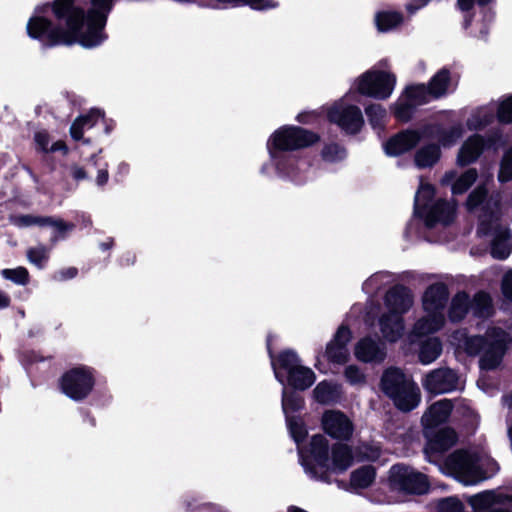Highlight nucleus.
<instances>
[{
    "mask_svg": "<svg viewBox=\"0 0 512 512\" xmlns=\"http://www.w3.org/2000/svg\"><path fill=\"white\" fill-rule=\"evenodd\" d=\"M272 338L271 334L267 335L266 348L275 379L280 384L287 385L293 390L305 391L309 389L316 380L314 371L302 365V360L293 349H283L275 355L272 348Z\"/></svg>",
    "mask_w": 512,
    "mask_h": 512,
    "instance_id": "nucleus-1",
    "label": "nucleus"
},
{
    "mask_svg": "<svg viewBox=\"0 0 512 512\" xmlns=\"http://www.w3.org/2000/svg\"><path fill=\"white\" fill-rule=\"evenodd\" d=\"M379 387L401 412H411L421 401L419 387L399 367L386 368L381 375Z\"/></svg>",
    "mask_w": 512,
    "mask_h": 512,
    "instance_id": "nucleus-2",
    "label": "nucleus"
},
{
    "mask_svg": "<svg viewBox=\"0 0 512 512\" xmlns=\"http://www.w3.org/2000/svg\"><path fill=\"white\" fill-rule=\"evenodd\" d=\"M480 462L481 456L478 452L460 448L446 456L440 467L447 475L465 485H473L487 478Z\"/></svg>",
    "mask_w": 512,
    "mask_h": 512,
    "instance_id": "nucleus-3",
    "label": "nucleus"
},
{
    "mask_svg": "<svg viewBox=\"0 0 512 512\" xmlns=\"http://www.w3.org/2000/svg\"><path fill=\"white\" fill-rule=\"evenodd\" d=\"M330 447L322 434H314L306 449L299 451L300 464L305 473L313 480L331 484Z\"/></svg>",
    "mask_w": 512,
    "mask_h": 512,
    "instance_id": "nucleus-4",
    "label": "nucleus"
},
{
    "mask_svg": "<svg viewBox=\"0 0 512 512\" xmlns=\"http://www.w3.org/2000/svg\"><path fill=\"white\" fill-rule=\"evenodd\" d=\"M90 8L84 9V28L80 46L91 49L108 39L105 32L108 17L114 8V0H90Z\"/></svg>",
    "mask_w": 512,
    "mask_h": 512,
    "instance_id": "nucleus-5",
    "label": "nucleus"
},
{
    "mask_svg": "<svg viewBox=\"0 0 512 512\" xmlns=\"http://www.w3.org/2000/svg\"><path fill=\"white\" fill-rule=\"evenodd\" d=\"M95 368L78 364L66 370L58 379L61 393L75 402H82L93 392L96 385Z\"/></svg>",
    "mask_w": 512,
    "mask_h": 512,
    "instance_id": "nucleus-6",
    "label": "nucleus"
},
{
    "mask_svg": "<svg viewBox=\"0 0 512 512\" xmlns=\"http://www.w3.org/2000/svg\"><path fill=\"white\" fill-rule=\"evenodd\" d=\"M26 32L31 39L39 41L43 48L75 44L63 26L55 24L44 15H32L27 22Z\"/></svg>",
    "mask_w": 512,
    "mask_h": 512,
    "instance_id": "nucleus-7",
    "label": "nucleus"
},
{
    "mask_svg": "<svg viewBox=\"0 0 512 512\" xmlns=\"http://www.w3.org/2000/svg\"><path fill=\"white\" fill-rule=\"evenodd\" d=\"M396 85V76L383 70H367L354 83V91L362 96L386 100Z\"/></svg>",
    "mask_w": 512,
    "mask_h": 512,
    "instance_id": "nucleus-8",
    "label": "nucleus"
},
{
    "mask_svg": "<svg viewBox=\"0 0 512 512\" xmlns=\"http://www.w3.org/2000/svg\"><path fill=\"white\" fill-rule=\"evenodd\" d=\"M423 436L426 440L423 448L425 459L439 466L445 460L446 453L458 441L457 432L450 426L437 429H423Z\"/></svg>",
    "mask_w": 512,
    "mask_h": 512,
    "instance_id": "nucleus-9",
    "label": "nucleus"
},
{
    "mask_svg": "<svg viewBox=\"0 0 512 512\" xmlns=\"http://www.w3.org/2000/svg\"><path fill=\"white\" fill-rule=\"evenodd\" d=\"M292 125H283L276 129L267 141V150L271 159L275 162L276 169L289 175L295 167V160L284 155L285 152L295 151L293 132L289 129Z\"/></svg>",
    "mask_w": 512,
    "mask_h": 512,
    "instance_id": "nucleus-10",
    "label": "nucleus"
},
{
    "mask_svg": "<svg viewBox=\"0 0 512 512\" xmlns=\"http://www.w3.org/2000/svg\"><path fill=\"white\" fill-rule=\"evenodd\" d=\"M52 15L59 25L64 24V31L74 43L80 45L84 28V8L77 4V0H53Z\"/></svg>",
    "mask_w": 512,
    "mask_h": 512,
    "instance_id": "nucleus-11",
    "label": "nucleus"
},
{
    "mask_svg": "<svg viewBox=\"0 0 512 512\" xmlns=\"http://www.w3.org/2000/svg\"><path fill=\"white\" fill-rule=\"evenodd\" d=\"M389 482L393 489L412 495L425 494L430 488V483L425 474L400 463L394 464L390 468Z\"/></svg>",
    "mask_w": 512,
    "mask_h": 512,
    "instance_id": "nucleus-12",
    "label": "nucleus"
},
{
    "mask_svg": "<svg viewBox=\"0 0 512 512\" xmlns=\"http://www.w3.org/2000/svg\"><path fill=\"white\" fill-rule=\"evenodd\" d=\"M468 502L476 512H512V487L485 490Z\"/></svg>",
    "mask_w": 512,
    "mask_h": 512,
    "instance_id": "nucleus-13",
    "label": "nucleus"
},
{
    "mask_svg": "<svg viewBox=\"0 0 512 512\" xmlns=\"http://www.w3.org/2000/svg\"><path fill=\"white\" fill-rule=\"evenodd\" d=\"M501 139L500 134L493 133L487 136L473 134L469 136L457 155V165L460 167L469 166L475 163L485 150L495 148Z\"/></svg>",
    "mask_w": 512,
    "mask_h": 512,
    "instance_id": "nucleus-14",
    "label": "nucleus"
},
{
    "mask_svg": "<svg viewBox=\"0 0 512 512\" xmlns=\"http://www.w3.org/2000/svg\"><path fill=\"white\" fill-rule=\"evenodd\" d=\"M507 350V333L499 327L488 331L487 345L479 359L481 370L492 371L498 368Z\"/></svg>",
    "mask_w": 512,
    "mask_h": 512,
    "instance_id": "nucleus-15",
    "label": "nucleus"
},
{
    "mask_svg": "<svg viewBox=\"0 0 512 512\" xmlns=\"http://www.w3.org/2000/svg\"><path fill=\"white\" fill-rule=\"evenodd\" d=\"M327 118L349 135L358 134L364 125L362 111L356 105L333 106L328 110Z\"/></svg>",
    "mask_w": 512,
    "mask_h": 512,
    "instance_id": "nucleus-16",
    "label": "nucleus"
},
{
    "mask_svg": "<svg viewBox=\"0 0 512 512\" xmlns=\"http://www.w3.org/2000/svg\"><path fill=\"white\" fill-rule=\"evenodd\" d=\"M325 434L338 441H348L353 435L354 424L341 410H326L321 418Z\"/></svg>",
    "mask_w": 512,
    "mask_h": 512,
    "instance_id": "nucleus-17",
    "label": "nucleus"
},
{
    "mask_svg": "<svg viewBox=\"0 0 512 512\" xmlns=\"http://www.w3.org/2000/svg\"><path fill=\"white\" fill-rule=\"evenodd\" d=\"M420 143L416 129L406 128L390 136L383 143L384 153L389 157H399L414 150Z\"/></svg>",
    "mask_w": 512,
    "mask_h": 512,
    "instance_id": "nucleus-18",
    "label": "nucleus"
},
{
    "mask_svg": "<svg viewBox=\"0 0 512 512\" xmlns=\"http://www.w3.org/2000/svg\"><path fill=\"white\" fill-rule=\"evenodd\" d=\"M458 375L450 368H438L429 372L422 385L424 389L433 395L452 392L456 389Z\"/></svg>",
    "mask_w": 512,
    "mask_h": 512,
    "instance_id": "nucleus-19",
    "label": "nucleus"
},
{
    "mask_svg": "<svg viewBox=\"0 0 512 512\" xmlns=\"http://www.w3.org/2000/svg\"><path fill=\"white\" fill-rule=\"evenodd\" d=\"M352 339V332L348 325L341 324L333 338L327 343L325 357L333 364H345L349 360L347 344Z\"/></svg>",
    "mask_w": 512,
    "mask_h": 512,
    "instance_id": "nucleus-20",
    "label": "nucleus"
},
{
    "mask_svg": "<svg viewBox=\"0 0 512 512\" xmlns=\"http://www.w3.org/2000/svg\"><path fill=\"white\" fill-rule=\"evenodd\" d=\"M384 303L388 312L402 316L413 305L412 291L403 284H395L387 290Z\"/></svg>",
    "mask_w": 512,
    "mask_h": 512,
    "instance_id": "nucleus-21",
    "label": "nucleus"
},
{
    "mask_svg": "<svg viewBox=\"0 0 512 512\" xmlns=\"http://www.w3.org/2000/svg\"><path fill=\"white\" fill-rule=\"evenodd\" d=\"M420 218L428 228H434L438 223L450 225L455 219V208L446 199L440 198L428 206L424 216Z\"/></svg>",
    "mask_w": 512,
    "mask_h": 512,
    "instance_id": "nucleus-22",
    "label": "nucleus"
},
{
    "mask_svg": "<svg viewBox=\"0 0 512 512\" xmlns=\"http://www.w3.org/2000/svg\"><path fill=\"white\" fill-rule=\"evenodd\" d=\"M453 410L450 399H441L431 404L421 418L423 429H437L449 419Z\"/></svg>",
    "mask_w": 512,
    "mask_h": 512,
    "instance_id": "nucleus-23",
    "label": "nucleus"
},
{
    "mask_svg": "<svg viewBox=\"0 0 512 512\" xmlns=\"http://www.w3.org/2000/svg\"><path fill=\"white\" fill-rule=\"evenodd\" d=\"M449 299L448 286L443 282L429 285L422 297L423 309L427 313L442 311Z\"/></svg>",
    "mask_w": 512,
    "mask_h": 512,
    "instance_id": "nucleus-24",
    "label": "nucleus"
},
{
    "mask_svg": "<svg viewBox=\"0 0 512 512\" xmlns=\"http://www.w3.org/2000/svg\"><path fill=\"white\" fill-rule=\"evenodd\" d=\"M355 357L364 363H380L386 358V351L370 336L361 338L354 349Z\"/></svg>",
    "mask_w": 512,
    "mask_h": 512,
    "instance_id": "nucleus-25",
    "label": "nucleus"
},
{
    "mask_svg": "<svg viewBox=\"0 0 512 512\" xmlns=\"http://www.w3.org/2000/svg\"><path fill=\"white\" fill-rule=\"evenodd\" d=\"M353 463V453L352 449L349 445L336 442L331 446V464H330V474L334 473H343L345 472Z\"/></svg>",
    "mask_w": 512,
    "mask_h": 512,
    "instance_id": "nucleus-26",
    "label": "nucleus"
},
{
    "mask_svg": "<svg viewBox=\"0 0 512 512\" xmlns=\"http://www.w3.org/2000/svg\"><path fill=\"white\" fill-rule=\"evenodd\" d=\"M380 331L383 337L394 343L398 341L404 330V321L402 316L394 313H385L379 319Z\"/></svg>",
    "mask_w": 512,
    "mask_h": 512,
    "instance_id": "nucleus-27",
    "label": "nucleus"
},
{
    "mask_svg": "<svg viewBox=\"0 0 512 512\" xmlns=\"http://www.w3.org/2000/svg\"><path fill=\"white\" fill-rule=\"evenodd\" d=\"M492 235L493 239L490 249L492 257L498 260H505L511 253V247L508 244V240L512 236L510 229L502 225H496Z\"/></svg>",
    "mask_w": 512,
    "mask_h": 512,
    "instance_id": "nucleus-28",
    "label": "nucleus"
},
{
    "mask_svg": "<svg viewBox=\"0 0 512 512\" xmlns=\"http://www.w3.org/2000/svg\"><path fill=\"white\" fill-rule=\"evenodd\" d=\"M499 221L500 212L498 204H495V208L490 203L482 205L481 213L478 218V235L491 236L494 233L496 225H500Z\"/></svg>",
    "mask_w": 512,
    "mask_h": 512,
    "instance_id": "nucleus-29",
    "label": "nucleus"
},
{
    "mask_svg": "<svg viewBox=\"0 0 512 512\" xmlns=\"http://www.w3.org/2000/svg\"><path fill=\"white\" fill-rule=\"evenodd\" d=\"M441 148L437 143H429L420 147L414 155V163L419 169L432 168L441 158Z\"/></svg>",
    "mask_w": 512,
    "mask_h": 512,
    "instance_id": "nucleus-30",
    "label": "nucleus"
},
{
    "mask_svg": "<svg viewBox=\"0 0 512 512\" xmlns=\"http://www.w3.org/2000/svg\"><path fill=\"white\" fill-rule=\"evenodd\" d=\"M471 310V299L466 291L457 292L450 303L448 318L453 323H459L465 319Z\"/></svg>",
    "mask_w": 512,
    "mask_h": 512,
    "instance_id": "nucleus-31",
    "label": "nucleus"
},
{
    "mask_svg": "<svg viewBox=\"0 0 512 512\" xmlns=\"http://www.w3.org/2000/svg\"><path fill=\"white\" fill-rule=\"evenodd\" d=\"M450 83L451 72L443 67L431 77L426 89L433 99H439L447 94Z\"/></svg>",
    "mask_w": 512,
    "mask_h": 512,
    "instance_id": "nucleus-32",
    "label": "nucleus"
},
{
    "mask_svg": "<svg viewBox=\"0 0 512 512\" xmlns=\"http://www.w3.org/2000/svg\"><path fill=\"white\" fill-rule=\"evenodd\" d=\"M436 194L435 186L430 183L421 182L414 197V215L416 217L424 216L428 206L433 201Z\"/></svg>",
    "mask_w": 512,
    "mask_h": 512,
    "instance_id": "nucleus-33",
    "label": "nucleus"
},
{
    "mask_svg": "<svg viewBox=\"0 0 512 512\" xmlns=\"http://www.w3.org/2000/svg\"><path fill=\"white\" fill-rule=\"evenodd\" d=\"M376 468L372 465H363L350 474V487L354 490L369 488L376 479Z\"/></svg>",
    "mask_w": 512,
    "mask_h": 512,
    "instance_id": "nucleus-34",
    "label": "nucleus"
},
{
    "mask_svg": "<svg viewBox=\"0 0 512 512\" xmlns=\"http://www.w3.org/2000/svg\"><path fill=\"white\" fill-rule=\"evenodd\" d=\"M471 311L477 318H488L494 313L493 301L490 294L480 290L471 299Z\"/></svg>",
    "mask_w": 512,
    "mask_h": 512,
    "instance_id": "nucleus-35",
    "label": "nucleus"
},
{
    "mask_svg": "<svg viewBox=\"0 0 512 512\" xmlns=\"http://www.w3.org/2000/svg\"><path fill=\"white\" fill-rule=\"evenodd\" d=\"M289 130L293 132L295 151L312 147L320 142L321 137L317 132L296 125H292Z\"/></svg>",
    "mask_w": 512,
    "mask_h": 512,
    "instance_id": "nucleus-36",
    "label": "nucleus"
},
{
    "mask_svg": "<svg viewBox=\"0 0 512 512\" xmlns=\"http://www.w3.org/2000/svg\"><path fill=\"white\" fill-rule=\"evenodd\" d=\"M298 392L299 390H287L286 388L283 389L282 410L285 414V417H287V415H291V413H296L304 409L305 400Z\"/></svg>",
    "mask_w": 512,
    "mask_h": 512,
    "instance_id": "nucleus-37",
    "label": "nucleus"
},
{
    "mask_svg": "<svg viewBox=\"0 0 512 512\" xmlns=\"http://www.w3.org/2000/svg\"><path fill=\"white\" fill-rule=\"evenodd\" d=\"M429 93L424 84H411L405 87L401 97L414 104L415 107L427 104L429 102Z\"/></svg>",
    "mask_w": 512,
    "mask_h": 512,
    "instance_id": "nucleus-38",
    "label": "nucleus"
},
{
    "mask_svg": "<svg viewBox=\"0 0 512 512\" xmlns=\"http://www.w3.org/2000/svg\"><path fill=\"white\" fill-rule=\"evenodd\" d=\"M442 353V343L438 338H431L423 342L419 350V360L422 364L434 362Z\"/></svg>",
    "mask_w": 512,
    "mask_h": 512,
    "instance_id": "nucleus-39",
    "label": "nucleus"
},
{
    "mask_svg": "<svg viewBox=\"0 0 512 512\" xmlns=\"http://www.w3.org/2000/svg\"><path fill=\"white\" fill-rule=\"evenodd\" d=\"M45 226H52L54 233L50 238L52 245L57 243L59 240H63L67 237L68 233L72 232L76 225L72 222H66L63 219H55L52 216H46Z\"/></svg>",
    "mask_w": 512,
    "mask_h": 512,
    "instance_id": "nucleus-40",
    "label": "nucleus"
},
{
    "mask_svg": "<svg viewBox=\"0 0 512 512\" xmlns=\"http://www.w3.org/2000/svg\"><path fill=\"white\" fill-rule=\"evenodd\" d=\"M391 110L394 118L399 123L406 124L413 119L417 111V107H415L414 104L409 103L400 96L391 107Z\"/></svg>",
    "mask_w": 512,
    "mask_h": 512,
    "instance_id": "nucleus-41",
    "label": "nucleus"
},
{
    "mask_svg": "<svg viewBox=\"0 0 512 512\" xmlns=\"http://www.w3.org/2000/svg\"><path fill=\"white\" fill-rule=\"evenodd\" d=\"M403 22V15L397 11H381L376 15V25L379 31L387 32Z\"/></svg>",
    "mask_w": 512,
    "mask_h": 512,
    "instance_id": "nucleus-42",
    "label": "nucleus"
},
{
    "mask_svg": "<svg viewBox=\"0 0 512 512\" xmlns=\"http://www.w3.org/2000/svg\"><path fill=\"white\" fill-rule=\"evenodd\" d=\"M285 420L292 439L297 444L302 443L308 435V430L303 419L300 416L287 415Z\"/></svg>",
    "mask_w": 512,
    "mask_h": 512,
    "instance_id": "nucleus-43",
    "label": "nucleus"
},
{
    "mask_svg": "<svg viewBox=\"0 0 512 512\" xmlns=\"http://www.w3.org/2000/svg\"><path fill=\"white\" fill-rule=\"evenodd\" d=\"M478 177L475 168H469L463 172L452 184L451 190L454 195H462L467 192L470 187L476 182Z\"/></svg>",
    "mask_w": 512,
    "mask_h": 512,
    "instance_id": "nucleus-44",
    "label": "nucleus"
},
{
    "mask_svg": "<svg viewBox=\"0 0 512 512\" xmlns=\"http://www.w3.org/2000/svg\"><path fill=\"white\" fill-rule=\"evenodd\" d=\"M365 113L373 129H383L385 127L387 112L381 104H369L365 107Z\"/></svg>",
    "mask_w": 512,
    "mask_h": 512,
    "instance_id": "nucleus-45",
    "label": "nucleus"
},
{
    "mask_svg": "<svg viewBox=\"0 0 512 512\" xmlns=\"http://www.w3.org/2000/svg\"><path fill=\"white\" fill-rule=\"evenodd\" d=\"M463 129L460 125L451 126L449 129H445L441 126L438 144L444 148L451 147L458 139L462 137Z\"/></svg>",
    "mask_w": 512,
    "mask_h": 512,
    "instance_id": "nucleus-46",
    "label": "nucleus"
},
{
    "mask_svg": "<svg viewBox=\"0 0 512 512\" xmlns=\"http://www.w3.org/2000/svg\"><path fill=\"white\" fill-rule=\"evenodd\" d=\"M2 276L17 285L25 286L30 281V274L27 268L19 266L17 268H7L2 270Z\"/></svg>",
    "mask_w": 512,
    "mask_h": 512,
    "instance_id": "nucleus-47",
    "label": "nucleus"
},
{
    "mask_svg": "<svg viewBox=\"0 0 512 512\" xmlns=\"http://www.w3.org/2000/svg\"><path fill=\"white\" fill-rule=\"evenodd\" d=\"M346 156V150L338 143H329L324 145L321 150V157L324 161L334 163L341 161Z\"/></svg>",
    "mask_w": 512,
    "mask_h": 512,
    "instance_id": "nucleus-48",
    "label": "nucleus"
},
{
    "mask_svg": "<svg viewBox=\"0 0 512 512\" xmlns=\"http://www.w3.org/2000/svg\"><path fill=\"white\" fill-rule=\"evenodd\" d=\"M487 336L474 335L467 337L464 341V350L469 356H477L483 352L487 345Z\"/></svg>",
    "mask_w": 512,
    "mask_h": 512,
    "instance_id": "nucleus-49",
    "label": "nucleus"
},
{
    "mask_svg": "<svg viewBox=\"0 0 512 512\" xmlns=\"http://www.w3.org/2000/svg\"><path fill=\"white\" fill-rule=\"evenodd\" d=\"M334 387L326 380L319 382L313 390L314 399L320 404H326L332 400Z\"/></svg>",
    "mask_w": 512,
    "mask_h": 512,
    "instance_id": "nucleus-50",
    "label": "nucleus"
},
{
    "mask_svg": "<svg viewBox=\"0 0 512 512\" xmlns=\"http://www.w3.org/2000/svg\"><path fill=\"white\" fill-rule=\"evenodd\" d=\"M11 223L18 227H29L32 225L45 226L46 216H35L31 214H21L11 216Z\"/></svg>",
    "mask_w": 512,
    "mask_h": 512,
    "instance_id": "nucleus-51",
    "label": "nucleus"
},
{
    "mask_svg": "<svg viewBox=\"0 0 512 512\" xmlns=\"http://www.w3.org/2000/svg\"><path fill=\"white\" fill-rule=\"evenodd\" d=\"M26 255L28 260L38 268H43L49 258L48 250L43 245L29 248Z\"/></svg>",
    "mask_w": 512,
    "mask_h": 512,
    "instance_id": "nucleus-52",
    "label": "nucleus"
},
{
    "mask_svg": "<svg viewBox=\"0 0 512 512\" xmlns=\"http://www.w3.org/2000/svg\"><path fill=\"white\" fill-rule=\"evenodd\" d=\"M497 120L501 124L512 123V94L503 99L497 107Z\"/></svg>",
    "mask_w": 512,
    "mask_h": 512,
    "instance_id": "nucleus-53",
    "label": "nucleus"
},
{
    "mask_svg": "<svg viewBox=\"0 0 512 512\" xmlns=\"http://www.w3.org/2000/svg\"><path fill=\"white\" fill-rule=\"evenodd\" d=\"M438 512H464V504L457 497H447L439 500Z\"/></svg>",
    "mask_w": 512,
    "mask_h": 512,
    "instance_id": "nucleus-54",
    "label": "nucleus"
},
{
    "mask_svg": "<svg viewBox=\"0 0 512 512\" xmlns=\"http://www.w3.org/2000/svg\"><path fill=\"white\" fill-rule=\"evenodd\" d=\"M487 197V190L485 188H476L467 197L466 207L469 211H473L479 206L483 205Z\"/></svg>",
    "mask_w": 512,
    "mask_h": 512,
    "instance_id": "nucleus-55",
    "label": "nucleus"
},
{
    "mask_svg": "<svg viewBox=\"0 0 512 512\" xmlns=\"http://www.w3.org/2000/svg\"><path fill=\"white\" fill-rule=\"evenodd\" d=\"M344 376L346 380L352 385L365 383L366 381L364 373L356 365L347 366L344 370Z\"/></svg>",
    "mask_w": 512,
    "mask_h": 512,
    "instance_id": "nucleus-56",
    "label": "nucleus"
},
{
    "mask_svg": "<svg viewBox=\"0 0 512 512\" xmlns=\"http://www.w3.org/2000/svg\"><path fill=\"white\" fill-rule=\"evenodd\" d=\"M498 178L501 182L512 179V147L505 153L503 157L501 172Z\"/></svg>",
    "mask_w": 512,
    "mask_h": 512,
    "instance_id": "nucleus-57",
    "label": "nucleus"
},
{
    "mask_svg": "<svg viewBox=\"0 0 512 512\" xmlns=\"http://www.w3.org/2000/svg\"><path fill=\"white\" fill-rule=\"evenodd\" d=\"M429 316L426 318V323H429V327L426 332H437L444 324V317L442 311L428 313Z\"/></svg>",
    "mask_w": 512,
    "mask_h": 512,
    "instance_id": "nucleus-58",
    "label": "nucleus"
},
{
    "mask_svg": "<svg viewBox=\"0 0 512 512\" xmlns=\"http://www.w3.org/2000/svg\"><path fill=\"white\" fill-rule=\"evenodd\" d=\"M441 129L440 124H425L420 129H416L418 134L420 135V141L423 138L426 139H437L439 137V132Z\"/></svg>",
    "mask_w": 512,
    "mask_h": 512,
    "instance_id": "nucleus-59",
    "label": "nucleus"
},
{
    "mask_svg": "<svg viewBox=\"0 0 512 512\" xmlns=\"http://www.w3.org/2000/svg\"><path fill=\"white\" fill-rule=\"evenodd\" d=\"M87 117H76L70 126L71 138L75 141L83 140L84 128L86 127L83 122Z\"/></svg>",
    "mask_w": 512,
    "mask_h": 512,
    "instance_id": "nucleus-60",
    "label": "nucleus"
},
{
    "mask_svg": "<svg viewBox=\"0 0 512 512\" xmlns=\"http://www.w3.org/2000/svg\"><path fill=\"white\" fill-rule=\"evenodd\" d=\"M36 149L42 153H48L50 135L46 130L38 131L34 135Z\"/></svg>",
    "mask_w": 512,
    "mask_h": 512,
    "instance_id": "nucleus-61",
    "label": "nucleus"
},
{
    "mask_svg": "<svg viewBox=\"0 0 512 512\" xmlns=\"http://www.w3.org/2000/svg\"><path fill=\"white\" fill-rule=\"evenodd\" d=\"M247 5L254 10H264L277 6L272 0H238V6Z\"/></svg>",
    "mask_w": 512,
    "mask_h": 512,
    "instance_id": "nucleus-62",
    "label": "nucleus"
},
{
    "mask_svg": "<svg viewBox=\"0 0 512 512\" xmlns=\"http://www.w3.org/2000/svg\"><path fill=\"white\" fill-rule=\"evenodd\" d=\"M501 292L503 297L512 303V270L504 275L501 283Z\"/></svg>",
    "mask_w": 512,
    "mask_h": 512,
    "instance_id": "nucleus-63",
    "label": "nucleus"
},
{
    "mask_svg": "<svg viewBox=\"0 0 512 512\" xmlns=\"http://www.w3.org/2000/svg\"><path fill=\"white\" fill-rule=\"evenodd\" d=\"M295 119L297 122L304 125L315 124L319 121L320 114L316 111H303L300 112Z\"/></svg>",
    "mask_w": 512,
    "mask_h": 512,
    "instance_id": "nucleus-64",
    "label": "nucleus"
}]
</instances>
